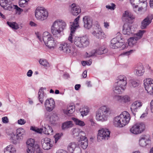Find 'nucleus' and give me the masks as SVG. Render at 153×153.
I'll list each match as a JSON object with an SVG mask.
<instances>
[{
    "label": "nucleus",
    "mask_w": 153,
    "mask_h": 153,
    "mask_svg": "<svg viewBox=\"0 0 153 153\" xmlns=\"http://www.w3.org/2000/svg\"><path fill=\"white\" fill-rule=\"evenodd\" d=\"M79 16H78L74 20L73 22H71V33L68 38V40L71 43H74L77 47L84 48L88 46L90 44V40L88 36L85 35L79 37L74 36L73 34L76 29V28L79 26Z\"/></svg>",
    "instance_id": "1"
},
{
    "label": "nucleus",
    "mask_w": 153,
    "mask_h": 153,
    "mask_svg": "<svg viewBox=\"0 0 153 153\" xmlns=\"http://www.w3.org/2000/svg\"><path fill=\"white\" fill-rule=\"evenodd\" d=\"M130 118L129 114L128 112L124 111L120 115L114 117L113 123L115 127H122L128 123Z\"/></svg>",
    "instance_id": "2"
},
{
    "label": "nucleus",
    "mask_w": 153,
    "mask_h": 153,
    "mask_svg": "<svg viewBox=\"0 0 153 153\" xmlns=\"http://www.w3.org/2000/svg\"><path fill=\"white\" fill-rule=\"evenodd\" d=\"M66 23L63 20L57 19L54 21L51 27V31L55 37H59L60 33L65 28Z\"/></svg>",
    "instance_id": "3"
},
{
    "label": "nucleus",
    "mask_w": 153,
    "mask_h": 153,
    "mask_svg": "<svg viewBox=\"0 0 153 153\" xmlns=\"http://www.w3.org/2000/svg\"><path fill=\"white\" fill-rule=\"evenodd\" d=\"M110 113V109L108 108L105 106H102L96 112V119L102 122L106 121Z\"/></svg>",
    "instance_id": "4"
},
{
    "label": "nucleus",
    "mask_w": 153,
    "mask_h": 153,
    "mask_svg": "<svg viewBox=\"0 0 153 153\" xmlns=\"http://www.w3.org/2000/svg\"><path fill=\"white\" fill-rule=\"evenodd\" d=\"M117 36L111 41V48L113 49L120 48L121 50L126 48L128 47L127 44L121 41L123 40V38L120 36V32L117 33Z\"/></svg>",
    "instance_id": "5"
},
{
    "label": "nucleus",
    "mask_w": 153,
    "mask_h": 153,
    "mask_svg": "<svg viewBox=\"0 0 153 153\" xmlns=\"http://www.w3.org/2000/svg\"><path fill=\"white\" fill-rule=\"evenodd\" d=\"M37 38L41 42L43 40L46 46L49 48H53L56 45V43L51 36L48 32H44L42 35V38L38 34L37 35Z\"/></svg>",
    "instance_id": "6"
},
{
    "label": "nucleus",
    "mask_w": 153,
    "mask_h": 153,
    "mask_svg": "<svg viewBox=\"0 0 153 153\" xmlns=\"http://www.w3.org/2000/svg\"><path fill=\"white\" fill-rule=\"evenodd\" d=\"M59 49L70 56H74L76 55L77 49L76 48L72 49L70 45L67 42H64L61 44L59 46Z\"/></svg>",
    "instance_id": "7"
},
{
    "label": "nucleus",
    "mask_w": 153,
    "mask_h": 153,
    "mask_svg": "<svg viewBox=\"0 0 153 153\" xmlns=\"http://www.w3.org/2000/svg\"><path fill=\"white\" fill-rule=\"evenodd\" d=\"M8 0H0V5L3 8L6 10H10L13 7H14L15 9L16 10V14L19 15L21 12L23 11V10L16 5H12L11 3L8 2Z\"/></svg>",
    "instance_id": "8"
},
{
    "label": "nucleus",
    "mask_w": 153,
    "mask_h": 153,
    "mask_svg": "<svg viewBox=\"0 0 153 153\" xmlns=\"http://www.w3.org/2000/svg\"><path fill=\"white\" fill-rule=\"evenodd\" d=\"M47 10L43 7H38L35 11V16L37 20L43 21L46 19L48 16Z\"/></svg>",
    "instance_id": "9"
},
{
    "label": "nucleus",
    "mask_w": 153,
    "mask_h": 153,
    "mask_svg": "<svg viewBox=\"0 0 153 153\" xmlns=\"http://www.w3.org/2000/svg\"><path fill=\"white\" fill-rule=\"evenodd\" d=\"M145 125L143 123H137L133 125L130 128V132L134 134L142 133L145 129Z\"/></svg>",
    "instance_id": "10"
},
{
    "label": "nucleus",
    "mask_w": 153,
    "mask_h": 153,
    "mask_svg": "<svg viewBox=\"0 0 153 153\" xmlns=\"http://www.w3.org/2000/svg\"><path fill=\"white\" fill-rule=\"evenodd\" d=\"M97 140L99 142L108 140L110 137V131L106 128H102L98 131Z\"/></svg>",
    "instance_id": "11"
},
{
    "label": "nucleus",
    "mask_w": 153,
    "mask_h": 153,
    "mask_svg": "<svg viewBox=\"0 0 153 153\" xmlns=\"http://www.w3.org/2000/svg\"><path fill=\"white\" fill-rule=\"evenodd\" d=\"M146 32L144 30H140L139 32L133 35V36L130 37L128 40V44L129 46H132L135 44L136 41L140 39Z\"/></svg>",
    "instance_id": "12"
},
{
    "label": "nucleus",
    "mask_w": 153,
    "mask_h": 153,
    "mask_svg": "<svg viewBox=\"0 0 153 153\" xmlns=\"http://www.w3.org/2000/svg\"><path fill=\"white\" fill-rule=\"evenodd\" d=\"M35 140L32 138L28 139L26 143L28 149L27 150V153H34V151L36 149L39 148V146L37 144H35Z\"/></svg>",
    "instance_id": "13"
},
{
    "label": "nucleus",
    "mask_w": 153,
    "mask_h": 153,
    "mask_svg": "<svg viewBox=\"0 0 153 153\" xmlns=\"http://www.w3.org/2000/svg\"><path fill=\"white\" fill-rule=\"evenodd\" d=\"M144 84L146 90L150 95H153V79L147 78L144 80Z\"/></svg>",
    "instance_id": "14"
},
{
    "label": "nucleus",
    "mask_w": 153,
    "mask_h": 153,
    "mask_svg": "<svg viewBox=\"0 0 153 153\" xmlns=\"http://www.w3.org/2000/svg\"><path fill=\"white\" fill-rule=\"evenodd\" d=\"M26 134L25 130L23 128H20L16 130V140L13 141V143L16 144L18 142L22 140L24 136Z\"/></svg>",
    "instance_id": "15"
},
{
    "label": "nucleus",
    "mask_w": 153,
    "mask_h": 153,
    "mask_svg": "<svg viewBox=\"0 0 153 153\" xmlns=\"http://www.w3.org/2000/svg\"><path fill=\"white\" fill-rule=\"evenodd\" d=\"M43 149L48 150L51 149L53 146V143L50 139L46 137L42 139L41 141Z\"/></svg>",
    "instance_id": "16"
},
{
    "label": "nucleus",
    "mask_w": 153,
    "mask_h": 153,
    "mask_svg": "<svg viewBox=\"0 0 153 153\" xmlns=\"http://www.w3.org/2000/svg\"><path fill=\"white\" fill-rule=\"evenodd\" d=\"M68 151L71 153H82L81 149L77 146L75 142L70 143L68 146Z\"/></svg>",
    "instance_id": "17"
},
{
    "label": "nucleus",
    "mask_w": 153,
    "mask_h": 153,
    "mask_svg": "<svg viewBox=\"0 0 153 153\" xmlns=\"http://www.w3.org/2000/svg\"><path fill=\"white\" fill-rule=\"evenodd\" d=\"M55 102L52 98L46 100L45 102V106L46 110L50 112L52 111L55 107Z\"/></svg>",
    "instance_id": "18"
},
{
    "label": "nucleus",
    "mask_w": 153,
    "mask_h": 153,
    "mask_svg": "<svg viewBox=\"0 0 153 153\" xmlns=\"http://www.w3.org/2000/svg\"><path fill=\"white\" fill-rule=\"evenodd\" d=\"M84 23L83 26L86 29H90L92 26L93 20L89 16H84L82 19Z\"/></svg>",
    "instance_id": "19"
},
{
    "label": "nucleus",
    "mask_w": 153,
    "mask_h": 153,
    "mask_svg": "<svg viewBox=\"0 0 153 153\" xmlns=\"http://www.w3.org/2000/svg\"><path fill=\"white\" fill-rule=\"evenodd\" d=\"M122 31L124 34L129 36L133 35L134 33L132 26L128 23L124 24L123 27Z\"/></svg>",
    "instance_id": "20"
},
{
    "label": "nucleus",
    "mask_w": 153,
    "mask_h": 153,
    "mask_svg": "<svg viewBox=\"0 0 153 153\" xmlns=\"http://www.w3.org/2000/svg\"><path fill=\"white\" fill-rule=\"evenodd\" d=\"M144 72V68L142 65H135L133 68V73L136 76H142Z\"/></svg>",
    "instance_id": "21"
},
{
    "label": "nucleus",
    "mask_w": 153,
    "mask_h": 153,
    "mask_svg": "<svg viewBox=\"0 0 153 153\" xmlns=\"http://www.w3.org/2000/svg\"><path fill=\"white\" fill-rule=\"evenodd\" d=\"M107 52V50L104 46L100 47L98 49L92 50L89 57L96 56L97 55L102 54L105 53Z\"/></svg>",
    "instance_id": "22"
},
{
    "label": "nucleus",
    "mask_w": 153,
    "mask_h": 153,
    "mask_svg": "<svg viewBox=\"0 0 153 153\" xmlns=\"http://www.w3.org/2000/svg\"><path fill=\"white\" fill-rule=\"evenodd\" d=\"M91 33L95 37L98 39H102L104 37L103 35H104L101 27H97V26Z\"/></svg>",
    "instance_id": "23"
},
{
    "label": "nucleus",
    "mask_w": 153,
    "mask_h": 153,
    "mask_svg": "<svg viewBox=\"0 0 153 153\" xmlns=\"http://www.w3.org/2000/svg\"><path fill=\"white\" fill-rule=\"evenodd\" d=\"M135 17L128 11H125L123 13L122 18L123 21L129 22L130 21L134 19Z\"/></svg>",
    "instance_id": "24"
},
{
    "label": "nucleus",
    "mask_w": 153,
    "mask_h": 153,
    "mask_svg": "<svg viewBox=\"0 0 153 153\" xmlns=\"http://www.w3.org/2000/svg\"><path fill=\"white\" fill-rule=\"evenodd\" d=\"M143 105L142 102L139 101H136L133 102L131 106V109L133 114L134 116L136 115L135 112L137 111L138 108L141 107Z\"/></svg>",
    "instance_id": "25"
},
{
    "label": "nucleus",
    "mask_w": 153,
    "mask_h": 153,
    "mask_svg": "<svg viewBox=\"0 0 153 153\" xmlns=\"http://www.w3.org/2000/svg\"><path fill=\"white\" fill-rule=\"evenodd\" d=\"M78 144L83 149H85L87 148L88 145V141L86 135L81 137L78 141Z\"/></svg>",
    "instance_id": "26"
},
{
    "label": "nucleus",
    "mask_w": 153,
    "mask_h": 153,
    "mask_svg": "<svg viewBox=\"0 0 153 153\" xmlns=\"http://www.w3.org/2000/svg\"><path fill=\"white\" fill-rule=\"evenodd\" d=\"M115 98L117 100L120 102L127 103L131 101L130 97L127 95H117L115 96Z\"/></svg>",
    "instance_id": "27"
},
{
    "label": "nucleus",
    "mask_w": 153,
    "mask_h": 153,
    "mask_svg": "<svg viewBox=\"0 0 153 153\" xmlns=\"http://www.w3.org/2000/svg\"><path fill=\"white\" fill-rule=\"evenodd\" d=\"M117 83L118 85H122L126 87L127 85V78L126 76L123 75L119 76L117 78Z\"/></svg>",
    "instance_id": "28"
},
{
    "label": "nucleus",
    "mask_w": 153,
    "mask_h": 153,
    "mask_svg": "<svg viewBox=\"0 0 153 153\" xmlns=\"http://www.w3.org/2000/svg\"><path fill=\"white\" fill-rule=\"evenodd\" d=\"M72 133L74 137H78L79 139L81 138V137L85 136V133L81 129L78 128H74Z\"/></svg>",
    "instance_id": "29"
},
{
    "label": "nucleus",
    "mask_w": 153,
    "mask_h": 153,
    "mask_svg": "<svg viewBox=\"0 0 153 153\" xmlns=\"http://www.w3.org/2000/svg\"><path fill=\"white\" fill-rule=\"evenodd\" d=\"M152 19L149 16L146 17L142 21L140 26V28L142 29L146 28L147 26L151 23Z\"/></svg>",
    "instance_id": "30"
},
{
    "label": "nucleus",
    "mask_w": 153,
    "mask_h": 153,
    "mask_svg": "<svg viewBox=\"0 0 153 153\" xmlns=\"http://www.w3.org/2000/svg\"><path fill=\"white\" fill-rule=\"evenodd\" d=\"M150 141L148 139L146 138L145 136H142L140 137L139 140V144L140 146L145 147L149 145Z\"/></svg>",
    "instance_id": "31"
},
{
    "label": "nucleus",
    "mask_w": 153,
    "mask_h": 153,
    "mask_svg": "<svg viewBox=\"0 0 153 153\" xmlns=\"http://www.w3.org/2000/svg\"><path fill=\"white\" fill-rule=\"evenodd\" d=\"M71 13L74 16L77 15L81 12L80 7L76 5L75 4H71Z\"/></svg>",
    "instance_id": "32"
},
{
    "label": "nucleus",
    "mask_w": 153,
    "mask_h": 153,
    "mask_svg": "<svg viewBox=\"0 0 153 153\" xmlns=\"http://www.w3.org/2000/svg\"><path fill=\"white\" fill-rule=\"evenodd\" d=\"M126 87L123 86L118 85L116 83L113 88V91L114 93L117 94H121L123 92Z\"/></svg>",
    "instance_id": "33"
},
{
    "label": "nucleus",
    "mask_w": 153,
    "mask_h": 153,
    "mask_svg": "<svg viewBox=\"0 0 153 153\" xmlns=\"http://www.w3.org/2000/svg\"><path fill=\"white\" fill-rule=\"evenodd\" d=\"M53 130H52L51 127L48 125H46L45 127H43L42 128V133L48 134L52 135L53 134Z\"/></svg>",
    "instance_id": "34"
},
{
    "label": "nucleus",
    "mask_w": 153,
    "mask_h": 153,
    "mask_svg": "<svg viewBox=\"0 0 153 153\" xmlns=\"http://www.w3.org/2000/svg\"><path fill=\"white\" fill-rule=\"evenodd\" d=\"M75 110V106L74 105L68 106L67 108L64 110V113L68 116H70L73 113Z\"/></svg>",
    "instance_id": "35"
},
{
    "label": "nucleus",
    "mask_w": 153,
    "mask_h": 153,
    "mask_svg": "<svg viewBox=\"0 0 153 153\" xmlns=\"http://www.w3.org/2000/svg\"><path fill=\"white\" fill-rule=\"evenodd\" d=\"M47 117L51 124H53L58 118L56 114L53 113H50Z\"/></svg>",
    "instance_id": "36"
},
{
    "label": "nucleus",
    "mask_w": 153,
    "mask_h": 153,
    "mask_svg": "<svg viewBox=\"0 0 153 153\" xmlns=\"http://www.w3.org/2000/svg\"><path fill=\"white\" fill-rule=\"evenodd\" d=\"M132 6L134 11L137 13L142 14L144 12L143 8L142 7H139L137 5H135V3L133 4Z\"/></svg>",
    "instance_id": "37"
},
{
    "label": "nucleus",
    "mask_w": 153,
    "mask_h": 153,
    "mask_svg": "<svg viewBox=\"0 0 153 153\" xmlns=\"http://www.w3.org/2000/svg\"><path fill=\"white\" fill-rule=\"evenodd\" d=\"M44 88H41L39 90V91L38 93V99L39 100L40 102L42 103H43L44 102V91L43 89Z\"/></svg>",
    "instance_id": "38"
},
{
    "label": "nucleus",
    "mask_w": 153,
    "mask_h": 153,
    "mask_svg": "<svg viewBox=\"0 0 153 153\" xmlns=\"http://www.w3.org/2000/svg\"><path fill=\"white\" fill-rule=\"evenodd\" d=\"M73 124L71 121H68L63 123L62 125V128L63 130H65L72 127Z\"/></svg>",
    "instance_id": "39"
},
{
    "label": "nucleus",
    "mask_w": 153,
    "mask_h": 153,
    "mask_svg": "<svg viewBox=\"0 0 153 153\" xmlns=\"http://www.w3.org/2000/svg\"><path fill=\"white\" fill-rule=\"evenodd\" d=\"M71 119L74 121V123L76 125L80 126H83L85 125V123L82 121L74 117H72Z\"/></svg>",
    "instance_id": "40"
},
{
    "label": "nucleus",
    "mask_w": 153,
    "mask_h": 153,
    "mask_svg": "<svg viewBox=\"0 0 153 153\" xmlns=\"http://www.w3.org/2000/svg\"><path fill=\"white\" fill-rule=\"evenodd\" d=\"M7 24L9 27L12 28L13 29L17 30L19 28L18 24L15 22H7Z\"/></svg>",
    "instance_id": "41"
},
{
    "label": "nucleus",
    "mask_w": 153,
    "mask_h": 153,
    "mask_svg": "<svg viewBox=\"0 0 153 153\" xmlns=\"http://www.w3.org/2000/svg\"><path fill=\"white\" fill-rule=\"evenodd\" d=\"M4 150L8 151V152L11 153H15L16 151L15 149L14 146L11 145L7 146L6 148L4 149Z\"/></svg>",
    "instance_id": "42"
},
{
    "label": "nucleus",
    "mask_w": 153,
    "mask_h": 153,
    "mask_svg": "<svg viewBox=\"0 0 153 153\" xmlns=\"http://www.w3.org/2000/svg\"><path fill=\"white\" fill-rule=\"evenodd\" d=\"M40 64L45 67L49 66V64L48 61L45 59H40L39 61Z\"/></svg>",
    "instance_id": "43"
},
{
    "label": "nucleus",
    "mask_w": 153,
    "mask_h": 153,
    "mask_svg": "<svg viewBox=\"0 0 153 153\" xmlns=\"http://www.w3.org/2000/svg\"><path fill=\"white\" fill-rule=\"evenodd\" d=\"M7 134L9 136L10 138L13 140L12 141L13 143V141L15 142V140H16V138H15V137H16V135H15L13 133V131L10 130L9 133H7Z\"/></svg>",
    "instance_id": "44"
},
{
    "label": "nucleus",
    "mask_w": 153,
    "mask_h": 153,
    "mask_svg": "<svg viewBox=\"0 0 153 153\" xmlns=\"http://www.w3.org/2000/svg\"><path fill=\"white\" fill-rule=\"evenodd\" d=\"M139 81L138 80L133 79L131 81L132 85L134 87H136L139 85Z\"/></svg>",
    "instance_id": "45"
},
{
    "label": "nucleus",
    "mask_w": 153,
    "mask_h": 153,
    "mask_svg": "<svg viewBox=\"0 0 153 153\" xmlns=\"http://www.w3.org/2000/svg\"><path fill=\"white\" fill-rule=\"evenodd\" d=\"M29 0H19V4L21 7H25L26 5V3Z\"/></svg>",
    "instance_id": "46"
},
{
    "label": "nucleus",
    "mask_w": 153,
    "mask_h": 153,
    "mask_svg": "<svg viewBox=\"0 0 153 153\" xmlns=\"http://www.w3.org/2000/svg\"><path fill=\"white\" fill-rule=\"evenodd\" d=\"M116 5L115 4L111 3L110 4V5H107L106 6V7L111 10H114L116 8Z\"/></svg>",
    "instance_id": "47"
},
{
    "label": "nucleus",
    "mask_w": 153,
    "mask_h": 153,
    "mask_svg": "<svg viewBox=\"0 0 153 153\" xmlns=\"http://www.w3.org/2000/svg\"><path fill=\"white\" fill-rule=\"evenodd\" d=\"M62 135V133H61L56 134L55 136H54V138L55 139V143H56L57 141L60 138Z\"/></svg>",
    "instance_id": "48"
},
{
    "label": "nucleus",
    "mask_w": 153,
    "mask_h": 153,
    "mask_svg": "<svg viewBox=\"0 0 153 153\" xmlns=\"http://www.w3.org/2000/svg\"><path fill=\"white\" fill-rule=\"evenodd\" d=\"M89 112V109L87 108H84L83 110L81 112V115L82 117L86 116Z\"/></svg>",
    "instance_id": "49"
},
{
    "label": "nucleus",
    "mask_w": 153,
    "mask_h": 153,
    "mask_svg": "<svg viewBox=\"0 0 153 153\" xmlns=\"http://www.w3.org/2000/svg\"><path fill=\"white\" fill-rule=\"evenodd\" d=\"M30 129L38 133H42V128H36L35 127H31L30 128Z\"/></svg>",
    "instance_id": "50"
},
{
    "label": "nucleus",
    "mask_w": 153,
    "mask_h": 153,
    "mask_svg": "<svg viewBox=\"0 0 153 153\" xmlns=\"http://www.w3.org/2000/svg\"><path fill=\"white\" fill-rule=\"evenodd\" d=\"M25 123L26 121L23 119H20L18 120V123L19 125H23Z\"/></svg>",
    "instance_id": "51"
},
{
    "label": "nucleus",
    "mask_w": 153,
    "mask_h": 153,
    "mask_svg": "<svg viewBox=\"0 0 153 153\" xmlns=\"http://www.w3.org/2000/svg\"><path fill=\"white\" fill-rule=\"evenodd\" d=\"M2 122L4 123H6L8 122V119L7 117H4L2 118Z\"/></svg>",
    "instance_id": "52"
},
{
    "label": "nucleus",
    "mask_w": 153,
    "mask_h": 153,
    "mask_svg": "<svg viewBox=\"0 0 153 153\" xmlns=\"http://www.w3.org/2000/svg\"><path fill=\"white\" fill-rule=\"evenodd\" d=\"M133 51V50H131L129 51L125 52L123 53V54H121V55H123L128 56L129 55L130 53H131Z\"/></svg>",
    "instance_id": "53"
},
{
    "label": "nucleus",
    "mask_w": 153,
    "mask_h": 153,
    "mask_svg": "<svg viewBox=\"0 0 153 153\" xmlns=\"http://www.w3.org/2000/svg\"><path fill=\"white\" fill-rule=\"evenodd\" d=\"M33 72L31 70H29L27 74V75L28 77H31L32 76Z\"/></svg>",
    "instance_id": "54"
},
{
    "label": "nucleus",
    "mask_w": 153,
    "mask_h": 153,
    "mask_svg": "<svg viewBox=\"0 0 153 153\" xmlns=\"http://www.w3.org/2000/svg\"><path fill=\"white\" fill-rule=\"evenodd\" d=\"M150 108L152 112L153 113V100L150 103Z\"/></svg>",
    "instance_id": "55"
},
{
    "label": "nucleus",
    "mask_w": 153,
    "mask_h": 153,
    "mask_svg": "<svg viewBox=\"0 0 153 153\" xmlns=\"http://www.w3.org/2000/svg\"><path fill=\"white\" fill-rule=\"evenodd\" d=\"M137 1L138 0H130V3L132 5L134 4V3H136L137 4L138 3Z\"/></svg>",
    "instance_id": "56"
},
{
    "label": "nucleus",
    "mask_w": 153,
    "mask_h": 153,
    "mask_svg": "<svg viewBox=\"0 0 153 153\" xmlns=\"http://www.w3.org/2000/svg\"><path fill=\"white\" fill-rule=\"evenodd\" d=\"M81 87L80 84H76L75 86V89L76 90H78Z\"/></svg>",
    "instance_id": "57"
},
{
    "label": "nucleus",
    "mask_w": 153,
    "mask_h": 153,
    "mask_svg": "<svg viewBox=\"0 0 153 153\" xmlns=\"http://www.w3.org/2000/svg\"><path fill=\"white\" fill-rule=\"evenodd\" d=\"M30 25L32 27H36L37 26V24L32 21H31L30 22Z\"/></svg>",
    "instance_id": "58"
},
{
    "label": "nucleus",
    "mask_w": 153,
    "mask_h": 153,
    "mask_svg": "<svg viewBox=\"0 0 153 153\" xmlns=\"http://www.w3.org/2000/svg\"><path fill=\"white\" fill-rule=\"evenodd\" d=\"M109 26V23L107 22H104V26L105 28H108Z\"/></svg>",
    "instance_id": "59"
},
{
    "label": "nucleus",
    "mask_w": 153,
    "mask_h": 153,
    "mask_svg": "<svg viewBox=\"0 0 153 153\" xmlns=\"http://www.w3.org/2000/svg\"><path fill=\"white\" fill-rule=\"evenodd\" d=\"M147 114L148 113L146 112L143 113L142 114V115L140 116V118H144L147 116Z\"/></svg>",
    "instance_id": "60"
},
{
    "label": "nucleus",
    "mask_w": 153,
    "mask_h": 153,
    "mask_svg": "<svg viewBox=\"0 0 153 153\" xmlns=\"http://www.w3.org/2000/svg\"><path fill=\"white\" fill-rule=\"evenodd\" d=\"M87 71H85L82 74V76L84 78H85L87 76Z\"/></svg>",
    "instance_id": "61"
},
{
    "label": "nucleus",
    "mask_w": 153,
    "mask_h": 153,
    "mask_svg": "<svg viewBox=\"0 0 153 153\" xmlns=\"http://www.w3.org/2000/svg\"><path fill=\"white\" fill-rule=\"evenodd\" d=\"M56 153H65L64 151L62 149H59L57 151Z\"/></svg>",
    "instance_id": "62"
},
{
    "label": "nucleus",
    "mask_w": 153,
    "mask_h": 153,
    "mask_svg": "<svg viewBox=\"0 0 153 153\" xmlns=\"http://www.w3.org/2000/svg\"><path fill=\"white\" fill-rule=\"evenodd\" d=\"M86 84L88 87H91V82L90 81H87L86 82Z\"/></svg>",
    "instance_id": "63"
},
{
    "label": "nucleus",
    "mask_w": 153,
    "mask_h": 153,
    "mask_svg": "<svg viewBox=\"0 0 153 153\" xmlns=\"http://www.w3.org/2000/svg\"><path fill=\"white\" fill-rule=\"evenodd\" d=\"M86 65H90L92 63V60L90 59L88 61H86Z\"/></svg>",
    "instance_id": "64"
}]
</instances>
